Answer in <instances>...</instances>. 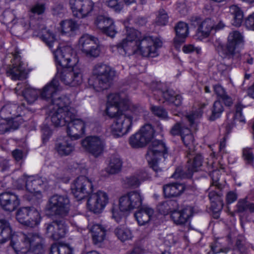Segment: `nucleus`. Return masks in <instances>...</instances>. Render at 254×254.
Listing matches in <instances>:
<instances>
[{
  "instance_id": "obj_1",
  "label": "nucleus",
  "mask_w": 254,
  "mask_h": 254,
  "mask_svg": "<svg viewBox=\"0 0 254 254\" xmlns=\"http://www.w3.org/2000/svg\"><path fill=\"white\" fill-rule=\"evenodd\" d=\"M162 46V42L151 36H141V33L132 28L127 29L126 36L112 50H117L121 55L130 56L135 54L144 57H155L158 55V49Z\"/></svg>"
},
{
  "instance_id": "obj_2",
  "label": "nucleus",
  "mask_w": 254,
  "mask_h": 254,
  "mask_svg": "<svg viewBox=\"0 0 254 254\" xmlns=\"http://www.w3.org/2000/svg\"><path fill=\"white\" fill-rule=\"evenodd\" d=\"M10 239L11 245L17 254H27L30 251L34 254L44 252V240L39 233L14 235L9 222L0 219V243H4Z\"/></svg>"
},
{
  "instance_id": "obj_3",
  "label": "nucleus",
  "mask_w": 254,
  "mask_h": 254,
  "mask_svg": "<svg viewBox=\"0 0 254 254\" xmlns=\"http://www.w3.org/2000/svg\"><path fill=\"white\" fill-rule=\"evenodd\" d=\"M57 64L63 68L58 69L56 77L66 85L76 86L83 81V72L77 64L78 58L76 52L69 45L53 50Z\"/></svg>"
},
{
  "instance_id": "obj_4",
  "label": "nucleus",
  "mask_w": 254,
  "mask_h": 254,
  "mask_svg": "<svg viewBox=\"0 0 254 254\" xmlns=\"http://www.w3.org/2000/svg\"><path fill=\"white\" fill-rule=\"evenodd\" d=\"M115 75V71L109 65L98 63L93 67L89 84L97 92L103 91L110 86Z\"/></svg>"
},
{
  "instance_id": "obj_5",
  "label": "nucleus",
  "mask_w": 254,
  "mask_h": 254,
  "mask_svg": "<svg viewBox=\"0 0 254 254\" xmlns=\"http://www.w3.org/2000/svg\"><path fill=\"white\" fill-rule=\"evenodd\" d=\"M243 35L238 31L231 32L227 38V42L224 48V53L236 60L241 57L240 48L244 45Z\"/></svg>"
},
{
  "instance_id": "obj_6",
  "label": "nucleus",
  "mask_w": 254,
  "mask_h": 254,
  "mask_svg": "<svg viewBox=\"0 0 254 254\" xmlns=\"http://www.w3.org/2000/svg\"><path fill=\"white\" fill-rule=\"evenodd\" d=\"M25 183V188L28 192L27 198L31 200L35 198H40L42 197L40 189H43L49 183L45 178L38 176H24L22 179Z\"/></svg>"
},
{
  "instance_id": "obj_7",
  "label": "nucleus",
  "mask_w": 254,
  "mask_h": 254,
  "mask_svg": "<svg viewBox=\"0 0 254 254\" xmlns=\"http://www.w3.org/2000/svg\"><path fill=\"white\" fill-rule=\"evenodd\" d=\"M16 219L23 225L34 228L38 226L41 220L39 212L33 207H23L16 212Z\"/></svg>"
},
{
  "instance_id": "obj_8",
  "label": "nucleus",
  "mask_w": 254,
  "mask_h": 254,
  "mask_svg": "<svg viewBox=\"0 0 254 254\" xmlns=\"http://www.w3.org/2000/svg\"><path fill=\"white\" fill-rule=\"evenodd\" d=\"M154 130L149 124L142 127L138 131L130 136L129 143L133 148H140L145 146L151 142L154 138Z\"/></svg>"
},
{
  "instance_id": "obj_9",
  "label": "nucleus",
  "mask_w": 254,
  "mask_h": 254,
  "mask_svg": "<svg viewBox=\"0 0 254 254\" xmlns=\"http://www.w3.org/2000/svg\"><path fill=\"white\" fill-rule=\"evenodd\" d=\"M70 202L65 195H54L49 200L47 209L52 213L62 217L66 216L69 212Z\"/></svg>"
},
{
  "instance_id": "obj_10",
  "label": "nucleus",
  "mask_w": 254,
  "mask_h": 254,
  "mask_svg": "<svg viewBox=\"0 0 254 254\" xmlns=\"http://www.w3.org/2000/svg\"><path fill=\"white\" fill-rule=\"evenodd\" d=\"M78 47L82 53L88 58H96L100 53L98 40L87 34L82 35L78 40Z\"/></svg>"
},
{
  "instance_id": "obj_11",
  "label": "nucleus",
  "mask_w": 254,
  "mask_h": 254,
  "mask_svg": "<svg viewBox=\"0 0 254 254\" xmlns=\"http://www.w3.org/2000/svg\"><path fill=\"white\" fill-rule=\"evenodd\" d=\"M132 115L126 114L121 115L119 117L115 119L111 126L112 134L116 137L122 136L127 133L132 127V120L136 115L131 112Z\"/></svg>"
},
{
  "instance_id": "obj_12",
  "label": "nucleus",
  "mask_w": 254,
  "mask_h": 254,
  "mask_svg": "<svg viewBox=\"0 0 254 254\" xmlns=\"http://www.w3.org/2000/svg\"><path fill=\"white\" fill-rule=\"evenodd\" d=\"M143 197L139 190L130 191L119 199V208L122 211L129 212L142 204Z\"/></svg>"
},
{
  "instance_id": "obj_13",
  "label": "nucleus",
  "mask_w": 254,
  "mask_h": 254,
  "mask_svg": "<svg viewBox=\"0 0 254 254\" xmlns=\"http://www.w3.org/2000/svg\"><path fill=\"white\" fill-rule=\"evenodd\" d=\"M92 188V182L84 176L77 178L71 185V192L77 200L83 199L91 192Z\"/></svg>"
},
{
  "instance_id": "obj_14",
  "label": "nucleus",
  "mask_w": 254,
  "mask_h": 254,
  "mask_svg": "<svg viewBox=\"0 0 254 254\" xmlns=\"http://www.w3.org/2000/svg\"><path fill=\"white\" fill-rule=\"evenodd\" d=\"M151 88L155 92L154 96L161 95L166 101L176 106H179L182 104V96L176 94L173 90L168 89L164 83L157 81L153 82Z\"/></svg>"
},
{
  "instance_id": "obj_15",
  "label": "nucleus",
  "mask_w": 254,
  "mask_h": 254,
  "mask_svg": "<svg viewBox=\"0 0 254 254\" xmlns=\"http://www.w3.org/2000/svg\"><path fill=\"white\" fill-rule=\"evenodd\" d=\"M109 202L108 194L102 190L92 193L87 201V208L94 213H100Z\"/></svg>"
},
{
  "instance_id": "obj_16",
  "label": "nucleus",
  "mask_w": 254,
  "mask_h": 254,
  "mask_svg": "<svg viewBox=\"0 0 254 254\" xmlns=\"http://www.w3.org/2000/svg\"><path fill=\"white\" fill-rule=\"evenodd\" d=\"M88 124L87 120L75 118V116H73L67 124L66 132L68 136L72 140L81 138L84 135Z\"/></svg>"
},
{
  "instance_id": "obj_17",
  "label": "nucleus",
  "mask_w": 254,
  "mask_h": 254,
  "mask_svg": "<svg viewBox=\"0 0 254 254\" xmlns=\"http://www.w3.org/2000/svg\"><path fill=\"white\" fill-rule=\"evenodd\" d=\"M82 147L95 157L100 155L105 147L104 139L98 136H90L82 140Z\"/></svg>"
},
{
  "instance_id": "obj_18",
  "label": "nucleus",
  "mask_w": 254,
  "mask_h": 254,
  "mask_svg": "<svg viewBox=\"0 0 254 254\" xmlns=\"http://www.w3.org/2000/svg\"><path fill=\"white\" fill-rule=\"evenodd\" d=\"M70 5L74 16L84 18L93 11L94 4L91 0H70Z\"/></svg>"
},
{
  "instance_id": "obj_19",
  "label": "nucleus",
  "mask_w": 254,
  "mask_h": 254,
  "mask_svg": "<svg viewBox=\"0 0 254 254\" xmlns=\"http://www.w3.org/2000/svg\"><path fill=\"white\" fill-rule=\"evenodd\" d=\"M45 226V234L54 240H59L64 237L68 230L64 220L53 221L46 224Z\"/></svg>"
},
{
  "instance_id": "obj_20",
  "label": "nucleus",
  "mask_w": 254,
  "mask_h": 254,
  "mask_svg": "<svg viewBox=\"0 0 254 254\" xmlns=\"http://www.w3.org/2000/svg\"><path fill=\"white\" fill-rule=\"evenodd\" d=\"M18 54L14 55L12 64L8 67L6 73L12 80H21L26 77L27 73L24 64Z\"/></svg>"
},
{
  "instance_id": "obj_21",
  "label": "nucleus",
  "mask_w": 254,
  "mask_h": 254,
  "mask_svg": "<svg viewBox=\"0 0 254 254\" xmlns=\"http://www.w3.org/2000/svg\"><path fill=\"white\" fill-rule=\"evenodd\" d=\"M110 105H122L124 109H129L136 115H140L142 112V109L133 104L128 99H125L120 94L112 93L108 96L107 103Z\"/></svg>"
},
{
  "instance_id": "obj_22",
  "label": "nucleus",
  "mask_w": 254,
  "mask_h": 254,
  "mask_svg": "<svg viewBox=\"0 0 254 254\" xmlns=\"http://www.w3.org/2000/svg\"><path fill=\"white\" fill-rule=\"evenodd\" d=\"M49 117L51 121L56 127H63L67 124L75 114L72 112H63L49 109Z\"/></svg>"
},
{
  "instance_id": "obj_23",
  "label": "nucleus",
  "mask_w": 254,
  "mask_h": 254,
  "mask_svg": "<svg viewBox=\"0 0 254 254\" xmlns=\"http://www.w3.org/2000/svg\"><path fill=\"white\" fill-rule=\"evenodd\" d=\"M18 196L15 193L5 192L0 194V205L1 208L8 211L14 210L19 205Z\"/></svg>"
},
{
  "instance_id": "obj_24",
  "label": "nucleus",
  "mask_w": 254,
  "mask_h": 254,
  "mask_svg": "<svg viewBox=\"0 0 254 254\" xmlns=\"http://www.w3.org/2000/svg\"><path fill=\"white\" fill-rule=\"evenodd\" d=\"M166 152L167 148L162 141L153 140L148 147L146 158L148 161H152L154 158H159Z\"/></svg>"
},
{
  "instance_id": "obj_25",
  "label": "nucleus",
  "mask_w": 254,
  "mask_h": 254,
  "mask_svg": "<svg viewBox=\"0 0 254 254\" xmlns=\"http://www.w3.org/2000/svg\"><path fill=\"white\" fill-rule=\"evenodd\" d=\"M52 104L49 106L50 109L55 110L63 112H72L76 114L75 109L70 106L71 101L65 95L56 97L52 100Z\"/></svg>"
},
{
  "instance_id": "obj_26",
  "label": "nucleus",
  "mask_w": 254,
  "mask_h": 254,
  "mask_svg": "<svg viewBox=\"0 0 254 254\" xmlns=\"http://www.w3.org/2000/svg\"><path fill=\"white\" fill-rule=\"evenodd\" d=\"M56 77L49 83L47 84L43 88L42 91L40 90L41 97L44 100H52L56 97L58 93L61 90L59 81Z\"/></svg>"
},
{
  "instance_id": "obj_27",
  "label": "nucleus",
  "mask_w": 254,
  "mask_h": 254,
  "mask_svg": "<svg viewBox=\"0 0 254 254\" xmlns=\"http://www.w3.org/2000/svg\"><path fill=\"white\" fill-rule=\"evenodd\" d=\"M193 213V208L188 206L181 210H174L172 211L171 217L175 224L177 225H184L190 220Z\"/></svg>"
},
{
  "instance_id": "obj_28",
  "label": "nucleus",
  "mask_w": 254,
  "mask_h": 254,
  "mask_svg": "<svg viewBox=\"0 0 254 254\" xmlns=\"http://www.w3.org/2000/svg\"><path fill=\"white\" fill-rule=\"evenodd\" d=\"M37 36L49 47L53 49L56 41V36L50 29H47L44 25H40L35 28Z\"/></svg>"
},
{
  "instance_id": "obj_29",
  "label": "nucleus",
  "mask_w": 254,
  "mask_h": 254,
  "mask_svg": "<svg viewBox=\"0 0 254 254\" xmlns=\"http://www.w3.org/2000/svg\"><path fill=\"white\" fill-rule=\"evenodd\" d=\"M55 150L61 156H67L74 150V146L68 136L59 139L55 145Z\"/></svg>"
},
{
  "instance_id": "obj_30",
  "label": "nucleus",
  "mask_w": 254,
  "mask_h": 254,
  "mask_svg": "<svg viewBox=\"0 0 254 254\" xmlns=\"http://www.w3.org/2000/svg\"><path fill=\"white\" fill-rule=\"evenodd\" d=\"M214 28V23L211 19L207 18L199 24L195 37L200 40L207 37Z\"/></svg>"
},
{
  "instance_id": "obj_31",
  "label": "nucleus",
  "mask_w": 254,
  "mask_h": 254,
  "mask_svg": "<svg viewBox=\"0 0 254 254\" xmlns=\"http://www.w3.org/2000/svg\"><path fill=\"white\" fill-rule=\"evenodd\" d=\"M154 210L148 206H143L135 214V217L140 225L147 223L152 218Z\"/></svg>"
},
{
  "instance_id": "obj_32",
  "label": "nucleus",
  "mask_w": 254,
  "mask_h": 254,
  "mask_svg": "<svg viewBox=\"0 0 254 254\" xmlns=\"http://www.w3.org/2000/svg\"><path fill=\"white\" fill-rule=\"evenodd\" d=\"M184 184L181 183H171L164 186L163 190L166 197H176L181 194L185 190Z\"/></svg>"
},
{
  "instance_id": "obj_33",
  "label": "nucleus",
  "mask_w": 254,
  "mask_h": 254,
  "mask_svg": "<svg viewBox=\"0 0 254 254\" xmlns=\"http://www.w3.org/2000/svg\"><path fill=\"white\" fill-rule=\"evenodd\" d=\"M176 37L174 39V43L177 48H179V45L184 42L185 39L189 33V27L185 22H180L175 27Z\"/></svg>"
},
{
  "instance_id": "obj_34",
  "label": "nucleus",
  "mask_w": 254,
  "mask_h": 254,
  "mask_svg": "<svg viewBox=\"0 0 254 254\" xmlns=\"http://www.w3.org/2000/svg\"><path fill=\"white\" fill-rule=\"evenodd\" d=\"M78 28V24L72 19L64 20L60 23L59 30L62 34L72 36Z\"/></svg>"
},
{
  "instance_id": "obj_35",
  "label": "nucleus",
  "mask_w": 254,
  "mask_h": 254,
  "mask_svg": "<svg viewBox=\"0 0 254 254\" xmlns=\"http://www.w3.org/2000/svg\"><path fill=\"white\" fill-rule=\"evenodd\" d=\"M190 154L189 155V160L188 161L187 167L188 168L187 177H190L192 173L194 172H196L198 170L199 168L202 166V157L200 154H196L195 156L193 157V159H190V157H192L194 154Z\"/></svg>"
},
{
  "instance_id": "obj_36",
  "label": "nucleus",
  "mask_w": 254,
  "mask_h": 254,
  "mask_svg": "<svg viewBox=\"0 0 254 254\" xmlns=\"http://www.w3.org/2000/svg\"><path fill=\"white\" fill-rule=\"evenodd\" d=\"M92 233V238L94 244H98L102 242L106 236V228L100 224H94L89 228Z\"/></svg>"
},
{
  "instance_id": "obj_37",
  "label": "nucleus",
  "mask_w": 254,
  "mask_h": 254,
  "mask_svg": "<svg viewBox=\"0 0 254 254\" xmlns=\"http://www.w3.org/2000/svg\"><path fill=\"white\" fill-rule=\"evenodd\" d=\"M123 161L120 157L118 155H113L110 159L106 171L110 174H116L121 171Z\"/></svg>"
},
{
  "instance_id": "obj_38",
  "label": "nucleus",
  "mask_w": 254,
  "mask_h": 254,
  "mask_svg": "<svg viewBox=\"0 0 254 254\" xmlns=\"http://www.w3.org/2000/svg\"><path fill=\"white\" fill-rule=\"evenodd\" d=\"M146 175L145 172H139L127 177L125 180V184L129 187L137 188L141 182L146 180Z\"/></svg>"
},
{
  "instance_id": "obj_39",
  "label": "nucleus",
  "mask_w": 254,
  "mask_h": 254,
  "mask_svg": "<svg viewBox=\"0 0 254 254\" xmlns=\"http://www.w3.org/2000/svg\"><path fill=\"white\" fill-rule=\"evenodd\" d=\"M114 232L118 239L122 242L130 240L133 238V234L131 230L124 226L117 227L115 229Z\"/></svg>"
},
{
  "instance_id": "obj_40",
  "label": "nucleus",
  "mask_w": 254,
  "mask_h": 254,
  "mask_svg": "<svg viewBox=\"0 0 254 254\" xmlns=\"http://www.w3.org/2000/svg\"><path fill=\"white\" fill-rule=\"evenodd\" d=\"M122 105H114L107 104L106 114L111 118H117L121 115H125L124 112L130 111L129 109H124Z\"/></svg>"
},
{
  "instance_id": "obj_41",
  "label": "nucleus",
  "mask_w": 254,
  "mask_h": 254,
  "mask_svg": "<svg viewBox=\"0 0 254 254\" xmlns=\"http://www.w3.org/2000/svg\"><path fill=\"white\" fill-rule=\"evenodd\" d=\"M181 137L184 144L189 148L188 154L190 155L193 152L194 137L188 128H185L182 131Z\"/></svg>"
},
{
  "instance_id": "obj_42",
  "label": "nucleus",
  "mask_w": 254,
  "mask_h": 254,
  "mask_svg": "<svg viewBox=\"0 0 254 254\" xmlns=\"http://www.w3.org/2000/svg\"><path fill=\"white\" fill-rule=\"evenodd\" d=\"M230 12L233 15L232 24L235 26H240L243 20V12L241 8L236 5L230 7Z\"/></svg>"
},
{
  "instance_id": "obj_43",
  "label": "nucleus",
  "mask_w": 254,
  "mask_h": 254,
  "mask_svg": "<svg viewBox=\"0 0 254 254\" xmlns=\"http://www.w3.org/2000/svg\"><path fill=\"white\" fill-rule=\"evenodd\" d=\"M18 126V124L13 121L12 117H7L0 121V133H3L10 129H15Z\"/></svg>"
},
{
  "instance_id": "obj_44",
  "label": "nucleus",
  "mask_w": 254,
  "mask_h": 254,
  "mask_svg": "<svg viewBox=\"0 0 254 254\" xmlns=\"http://www.w3.org/2000/svg\"><path fill=\"white\" fill-rule=\"evenodd\" d=\"M22 93L24 97L27 102L29 104H32L37 100L38 95L40 94V90L33 88L26 85Z\"/></svg>"
},
{
  "instance_id": "obj_45",
  "label": "nucleus",
  "mask_w": 254,
  "mask_h": 254,
  "mask_svg": "<svg viewBox=\"0 0 254 254\" xmlns=\"http://www.w3.org/2000/svg\"><path fill=\"white\" fill-rule=\"evenodd\" d=\"M51 254H72L71 248L67 244H55L51 248Z\"/></svg>"
},
{
  "instance_id": "obj_46",
  "label": "nucleus",
  "mask_w": 254,
  "mask_h": 254,
  "mask_svg": "<svg viewBox=\"0 0 254 254\" xmlns=\"http://www.w3.org/2000/svg\"><path fill=\"white\" fill-rule=\"evenodd\" d=\"M113 23L114 21L112 19L103 15L97 16L95 21V24L96 26L102 32L105 30L109 25H113Z\"/></svg>"
},
{
  "instance_id": "obj_47",
  "label": "nucleus",
  "mask_w": 254,
  "mask_h": 254,
  "mask_svg": "<svg viewBox=\"0 0 254 254\" xmlns=\"http://www.w3.org/2000/svg\"><path fill=\"white\" fill-rule=\"evenodd\" d=\"M222 196L221 193L216 192L214 191H211L209 193V197L212 202V206H214L215 202L217 203L216 211H219L223 208L224 203Z\"/></svg>"
},
{
  "instance_id": "obj_48",
  "label": "nucleus",
  "mask_w": 254,
  "mask_h": 254,
  "mask_svg": "<svg viewBox=\"0 0 254 254\" xmlns=\"http://www.w3.org/2000/svg\"><path fill=\"white\" fill-rule=\"evenodd\" d=\"M237 206V210L239 212H243L247 210L250 212L254 211V203H250L245 200H240Z\"/></svg>"
},
{
  "instance_id": "obj_49",
  "label": "nucleus",
  "mask_w": 254,
  "mask_h": 254,
  "mask_svg": "<svg viewBox=\"0 0 254 254\" xmlns=\"http://www.w3.org/2000/svg\"><path fill=\"white\" fill-rule=\"evenodd\" d=\"M223 111V107L219 101H215L213 106L212 110V115L210 117V120L213 121L215 119L220 117Z\"/></svg>"
},
{
  "instance_id": "obj_50",
  "label": "nucleus",
  "mask_w": 254,
  "mask_h": 254,
  "mask_svg": "<svg viewBox=\"0 0 254 254\" xmlns=\"http://www.w3.org/2000/svg\"><path fill=\"white\" fill-rule=\"evenodd\" d=\"M150 109L152 113L158 118L164 120L168 119V113L164 108L158 106H152Z\"/></svg>"
},
{
  "instance_id": "obj_51",
  "label": "nucleus",
  "mask_w": 254,
  "mask_h": 254,
  "mask_svg": "<svg viewBox=\"0 0 254 254\" xmlns=\"http://www.w3.org/2000/svg\"><path fill=\"white\" fill-rule=\"evenodd\" d=\"M168 21L167 13L163 9H160L158 12L156 22L159 25H165Z\"/></svg>"
},
{
  "instance_id": "obj_52",
  "label": "nucleus",
  "mask_w": 254,
  "mask_h": 254,
  "mask_svg": "<svg viewBox=\"0 0 254 254\" xmlns=\"http://www.w3.org/2000/svg\"><path fill=\"white\" fill-rule=\"evenodd\" d=\"M106 4L116 12H120L123 8V4L117 0H107Z\"/></svg>"
},
{
  "instance_id": "obj_53",
  "label": "nucleus",
  "mask_w": 254,
  "mask_h": 254,
  "mask_svg": "<svg viewBox=\"0 0 254 254\" xmlns=\"http://www.w3.org/2000/svg\"><path fill=\"white\" fill-rule=\"evenodd\" d=\"M17 106L16 105L7 104L4 106L0 111V114L1 116H4L6 115H15V110L17 109Z\"/></svg>"
},
{
  "instance_id": "obj_54",
  "label": "nucleus",
  "mask_w": 254,
  "mask_h": 254,
  "mask_svg": "<svg viewBox=\"0 0 254 254\" xmlns=\"http://www.w3.org/2000/svg\"><path fill=\"white\" fill-rule=\"evenodd\" d=\"M243 155L244 159L248 163H251L254 160V156L252 150L249 148H245L243 149Z\"/></svg>"
},
{
  "instance_id": "obj_55",
  "label": "nucleus",
  "mask_w": 254,
  "mask_h": 254,
  "mask_svg": "<svg viewBox=\"0 0 254 254\" xmlns=\"http://www.w3.org/2000/svg\"><path fill=\"white\" fill-rule=\"evenodd\" d=\"M12 155L16 161H22L26 156V153L22 150L16 149L12 152Z\"/></svg>"
},
{
  "instance_id": "obj_56",
  "label": "nucleus",
  "mask_w": 254,
  "mask_h": 254,
  "mask_svg": "<svg viewBox=\"0 0 254 254\" xmlns=\"http://www.w3.org/2000/svg\"><path fill=\"white\" fill-rule=\"evenodd\" d=\"M186 127H183L182 124L180 123L176 124L171 128L170 133L173 135L181 134L182 135V131H184Z\"/></svg>"
},
{
  "instance_id": "obj_57",
  "label": "nucleus",
  "mask_w": 254,
  "mask_h": 254,
  "mask_svg": "<svg viewBox=\"0 0 254 254\" xmlns=\"http://www.w3.org/2000/svg\"><path fill=\"white\" fill-rule=\"evenodd\" d=\"M45 10V6L43 3H36L31 8L32 13L37 14H41Z\"/></svg>"
},
{
  "instance_id": "obj_58",
  "label": "nucleus",
  "mask_w": 254,
  "mask_h": 254,
  "mask_svg": "<svg viewBox=\"0 0 254 254\" xmlns=\"http://www.w3.org/2000/svg\"><path fill=\"white\" fill-rule=\"evenodd\" d=\"M242 107L240 104L236 106V114L235 115V119L240 122H245V118L242 113Z\"/></svg>"
},
{
  "instance_id": "obj_59",
  "label": "nucleus",
  "mask_w": 254,
  "mask_h": 254,
  "mask_svg": "<svg viewBox=\"0 0 254 254\" xmlns=\"http://www.w3.org/2000/svg\"><path fill=\"white\" fill-rule=\"evenodd\" d=\"M183 51L184 53L189 54L193 52H196L197 54L201 52V49L198 47H195L193 45H187L183 47Z\"/></svg>"
},
{
  "instance_id": "obj_60",
  "label": "nucleus",
  "mask_w": 254,
  "mask_h": 254,
  "mask_svg": "<svg viewBox=\"0 0 254 254\" xmlns=\"http://www.w3.org/2000/svg\"><path fill=\"white\" fill-rule=\"evenodd\" d=\"M158 159L159 158H155L154 159H152V161H148L150 167L156 173H159L162 171V167H160L158 163Z\"/></svg>"
},
{
  "instance_id": "obj_61",
  "label": "nucleus",
  "mask_w": 254,
  "mask_h": 254,
  "mask_svg": "<svg viewBox=\"0 0 254 254\" xmlns=\"http://www.w3.org/2000/svg\"><path fill=\"white\" fill-rule=\"evenodd\" d=\"M103 32L110 37H114L117 32L114 25V23L113 25H109L105 30L103 31Z\"/></svg>"
},
{
  "instance_id": "obj_62",
  "label": "nucleus",
  "mask_w": 254,
  "mask_h": 254,
  "mask_svg": "<svg viewBox=\"0 0 254 254\" xmlns=\"http://www.w3.org/2000/svg\"><path fill=\"white\" fill-rule=\"evenodd\" d=\"M217 68H218L219 72L221 74H226L231 69V68L230 66H229L224 64H223V63H220V64H219L217 66Z\"/></svg>"
},
{
  "instance_id": "obj_63",
  "label": "nucleus",
  "mask_w": 254,
  "mask_h": 254,
  "mask_svg": "<svg viewBox=\"0 0 254 254\" xmlns=\"http://www.w3.org/2000/svg\"><path fill=\"white\" fill-rule=\"evenodd\" d=\"M245 25L248 29L254 30V13L246 19Z\"/></svg>"
},
{
  "instance_id": "obj_64",
  "label": "nucleus",
  "mask_w": 254,
  "mask_h": 254,
  "mask_svg": "<svg viewBox=\"0 0 254 254\" xmlns=\"http://www.w3.org/2000/svg\"><path fill=\"white\" fill-rule=\"evenodd\" d=\"M214 90L215 93L221 99L227 94L224 88L219 85L214 86Z\"/></svg>"
}]
</instances>
